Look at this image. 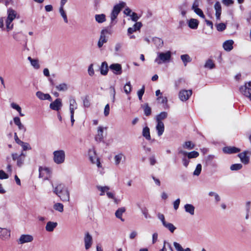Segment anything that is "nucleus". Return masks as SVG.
I'll list each match as a JSON object with an SVG mask.
<instances>
[{
	"label": "nucleus",
	"instance_id": "obj_8",
	"mask_svg": "<svg viewBox=\"0 0 251 251\" xmlns=\"http://www.w3.org/2000/svg\"><path fill=\"white\" fill-rule=\"evenodd\" d=\"M192 94V91L191 90H181L179 91L178 97L179 99L182 101L187 100Z\"/></svg>",
	"mask_w": 251,
	"mask_h": 251
},
{
	"label": "nucleus",
	"instance_id": "obj_42",
	"mask_svg": "<svg viewBox=\"0 0 251 251\" xmlns=\"http://www.w3.org/2000/svg\"><path fill=\"white\" fill-rule=\"evenodd\" d=\"M163 226L172 233H173L176 229V227L174 226L173 224L167 222Z\"/></svg>",
	"mask_w": 251,
	"mask_h": 251
},
{
	"label": "nucleus",
	"instance_id": "obj_35",
	"mask_svg": "<svg viewBox=\"0 0 251 251\" xmlns=\"http://www.w3.org/2000/svg\"><path fill=\"white\" fill-rule=\"evenodd\" d=\"M95 20L99 23H102L106 21V16L104 14L95 15Z\"/></svg>",
	"mask_w": 251,
	"mask_h": 251
},
{
	"label": "nucleus",
	"instance_id": "obj_54",
	"mask_svg": "<svg viewBox=\"0 0 251 251\" xmlns=\"http://www.w3.org/2000/svg\"><path fill=\"white\" fill-rule=\"evenodd\" d=\"M144 111L145 114L148 116L151 115V107L148 105V104H145L144 105Z\"/></svg>",
	"mask_w": 251,
	"mask_h": 251
},
{
	"label": "nucleus",
	"instance_id": "obj_51",
	"mask_svg": "<svg viewBox=\"0 0 251 251\" xmlns=\"http://www.w3.org/2000/svg\"><path fill=\"white\" fill-rule=\"evenodd\" d=\"M201 169H202L201 165V164H198L197 165L196 168L193 172V175L196 176H199L201 174Z\"/></svg>",
	"mask_w": 251,
	"mask_h": 251
},
{
	"label": "nucleus",
	"instance_id": "obj_9",
	"mask_svg": "<svg viewBox=\"0 0 251 251\" xmlns=\"http://www.w3.org/2000/svg\"><path fill=\"white\" fill-rule=\"evenodd\" d=\"M84 247L86 250L90 249L93 245V238L92 236L88 233L87 232L85 234L84 237Z\"/></svg>",
	"mask_w": 251,
	"mask_h": 251
},
{
	"label": "nucleus",
	"instance_id": "obj_4",
	"mask_svg": "<svg viewBox=\"0 0 251 251\" xmlns=\"http://www.w3.org/2000/svg\"><path fill=\"white\" fill-rule=\"evenodd\" d=\"M53 162L58 165L64 163L65 160V152L63 150H58L53 152Z\"/></svg>",
	"mask_w": 251,
	"mask_h": 251
},
{
	"label": "nucleus",
	"instance_id": "obj_30",
	"mask_svg": "<svg viewBox=\"0 0 251 251\" xmlns=\"http://www.w3.org/2000/svg\"><path fill=\"white\" fill-rule=\"evenodd\" d=\"M16 15L17 13L14 10L9 8L7 10V17L6 19L13 21L16 18Z\"/></svg>",
	"mask_w": 251,
	"mask_h": 251
},
{
	"label": "nucleus",
	"instance_id": "obj_48",
	"mask_svg": "<svg viewBox=\"0 0 251 251\" xmlns=\"http://www.w3.org/2000/svg\"><path fill=\"white\" fill-rule=\"evenodd\" d=\"M243 168V165L240 163L234 164L230 166V169L231 171H238Z\"/></svg>",
	"mask_w": 251,
	"mask_h": 251
},
{
	"label": "nucleus",
	"instance_id": "obj_55",
	"mask_svg": "<svg viewBox=\"0 0 251 251\" xmlns=\"http://www.w3.org/2000/svg\"><path fill=\"white\" fill-rule=\"evenodd\" d=\"M208 195L211 197H213L215 198V201L216 202H219L220 201V197L219 195L214 192H210L208 194Z\"/></svg>",
	"mask_w": 251,
	"mask_h": 251
},
{
	"label": "nucleus",
	"instance_id": "obj_25",
	"mask_svg": "<svg viewBox=\"0 0 251 251\" xmlns=\"http://www.w3.org/2000/svg\"><path fill=\"white\" fill-rule=\"evenodd\" d=\"M155 129L157 132V135L158 136H161L165 129V126L163 123H157L155 126Z\"/></svg>",
	"mask_w": 251,
	"mask_h": 251
},
{
	"label": "nucleus",
	"instance_id": "obj_43",
	"mask_svg": "<svg viewBox=\"0 0 251 251\" xmlns=\"http://www.w3.org/2000/svg\"><path fill=\"white\" fill-rule=\"evenodd\" d=\"M17 143L20 145L24 151L30 150L31 149L29 144L27 143L24 142L21 140H19Z\"/></svg>",
	"mask_w": 251,
	"mask_h": 251
},
{
	"label": "nucleus",
	"instance_id": "obj_63",
	"mask_svg": "<svg viewBox=\"0 0 251 251\" xmlns=\"http://www.w3.org/2000/svg\"><path fill=\"white\" fill-rule=\"evenodd\" d=\"M157 100L160 101V102L163 104H166L168 101L167 98L166 97L163 96L158 97L157 99Z\"/></svg>",
	"mask_w": 251,
	"mask_h": 251
},
{
	"label": "nucleus",
	"instance_id": "obj_7",
	"mask_svg": "<svg viewBox=\"0 0 251 251\" xmlns=\"http://www.w3.org/2000/svg\"><path fill=\"white\" fill-rule=\"evenodd\" d=\"M12 159L14 161H17V165L19 167H21L24 164L25 154L22 152L20 154L17 153L12 154Z\"/></svg>",
	"mask_w": 251,
	"mask_h": 251
},
{
	"label": "nucleus",
	"instance_id": "obj_13",
	"mask_svg": "<svg viewBox=\"0 0 251 251\" xmlns=\"http://www.w3.org/2000/svg\"><path fill=\"white\" fill-rule=\"evenodd\" d=\"M249 153V151H246L239 153L238 155L241 162L245 165H247L250 163V157L247 155Z\"/></svg>",
	"mask_w": 251,
	"mask_h": 251
},
{
	"label": "nucleus",
	"instance_id": "obj_33",
	"mask_svg": "<svg viewBox=\"0 0 251 251\" xmlns=\"http://www.w3.org/2000/svg\"><path fill=\"white\" fill-rule=\"evenodd\" d=\"M142 135L148 140L151 139L150 128L148 126H146L143 129Z\"/></svg>",
	"mask_w": 251,
	"mask_h": 251
},
{
	"label": "nucleus",
	"instance_id": "obj_22",
	"mask_svg": "<svg viewBox=\"0 0 251 251\" xmlns=\"http://www.w3.org/2000/svg\"><path fill=\"white\" fill-rule=\"evenodd\" d=\"M15 124L18 126L19 130H22L24 132L26 131V128L24 125L21 122V120L19 117H15L13 119Z\"/></svg>",
	"mask_w": 251,
	"mask_h": 251
},
{
	"label": "nucleus",
	"instance_id": "obj_38",
	"mask_svg": "<svg viewBox=\"0 0 251 251\" xmlns=\"http://www.w3.org/2000/svg\"><path fill=\"white\" fill-rule=\"evenodd\" d=\"M100 73L102 75H106L108 72V65L107 63L104 62L102 63L100 67Z\"/></svg>",
	"mask_w": 251,
	"mask_h": 251
},
{
	"label": "nucleus",
	"instance_id": "obj_36",
	"mask_svg": "<svg viewBox=\"0 0 251 251\" xmlns=\"http://www.w3.org/2000/svg\"><path fill=\"white\" fill-rule=\"evenodd\" d=\"M53 207L55 210L58 211L60 213L63 212L64 211V205L62 203L60 202L55 203L53 205Z\"/></svg>",
	"mask_w": 251,
	"mask_h": 251
},
{
	"label": "nucleus",
	"instance_id": "obj_41",
	"mask_svg": "<svg viewBox=\"0 0 251 251\" xmlns=\"http://www.w3.org/2000/svg\"><path fill=\"white\" fill-rule=\"evenodd\" d=\"M96 165L98 168V172L101 175H103L104 173V168L102 167V164L100 162V160L99 158L97 159V161L96 162Z\"/></svg>",
	"mask_w": 251,
	"mask_h": 251
},
{
	"label": "nucleus",
	"instance_id": "obj_37",
	"mask_svg": "<svg viewBox=\"0 0 251 251\" xmlns=\"http://www.w3.org/2000/svg\"><path fill=\"white\" fill-rule=\"evenodd\" d=\"M27 59L30 61L31 65L36 69H38L40 68V65L39 64L38 60L37 59H33L31 57L29 56Z\"/></svg>",
	"mask_w": 251,
	"mask_h": 251
},
{
	"label": "nucleus",
	"instance_id": "obj_47",
	"mask_svg": "<svg viewBox=\"0 0 251 251\" xmlns=\"http://www.w3.org/2000/svg\"><path fill=\"white\" fill-rule=\"evenodd\" d=\"M70 106L69 109L70 110H75L77 108V103L76 102L75 100L74 99H70L69 100Z\"/></svg>",
	"mask_w": 251,
	"mask_h": 251
},
{
	"label": "nucleus",
	"instance_id": "obj_5",
	"mask_svg": "<svg viewBox=\"0 0 251 251\" xmlns=\"http://www.w3.org/2000/svg\"><path fill=\"white\" fill-rule=\"evenodd\" d=\"M251 81L246 83L244 85L240 87V92L245 97L249 98L251 101Z\"/></svg>",
	"mask_w": 251,
	"mask_h": 251
},
{
	"label": "nucleus",
	"instance_id": "obj_61",
	"mask_svg": "<svg viewBox=\"0 0 251 251\" xmlns=\"http://www.w3.org/2000/svg\"><path fill=\"white\" fill-rule=\"evenodd\" d=\"M174 246L177 251H184L181 246L177 242H174Z\"/></svg>",
	"mask_w": 251,
	"mask_h": 251
},
{
	"label": "nucleus",
	"instance_id": "obj_23",
	"mask_svg": "<svg viewBox=\"0 0 251 251\" xmlns=\"http://www.w3.org/2000/svg\"><path fill=\"white\" fill-rule=\"evenodd\" d=\"M168 117L167 112H161L155 116V119L156 123H163L162 121L166 119Z\"/></svg>",
	"mask_w": 251,
	"mask_h": 251
},
{
	"label": "nucleus",
	"instance_id": "obj_11",
	"mask_svg": "<svg viewBox=\"0 0 251 251\" xmlns=\"http://www.w3.org/2000/svg\"><path fill=\"white\" fill-rule=\"evenodd\" d=\"M106 127L100 126L97 129V134L95 136V141L98 142H101L103 141V131L106 130Z\"/></svg>",
	"mask_w": 251,
	"mask_h": 251
},
{
	"label": "nucleus",
	"instance_id": "obj_53",
	"mask_svg": "<svg viewBox=\"0 0 251 251\" xmlns=\"http://www.w3.org/2000/svg\"><path fill=\"white\" fill-rule=\"evenodd\" d=\"M199 155V153L196 151L189 152L187 158L188 159L195 158Z\"/></svg>",
	"mask_w": 251,
	"mask_h": 251
},
{
	"label": "nucleus",
	"instance_id": "obj_59",
	"mask_svg": "<svg viewBox=\"0 0 251 251\" xmlns=\"http://www.w3.org/2000/svg\"><path fill=\"white\" fill-rule=\"evenodd\" d=\"M145 92V87L143 86L140 90L138 91L137 92V95L139 98V99L140 100H142V96L144 95Z\"/></svg>",
	"mask_w": 251,
	"mask_h": 251
},
{
	"label": "nucleus",
	"instance_id": "obj_40",
	"mask_svg": "<svg viewBox=\"0 0 251 251\" xmlns=\"http://www.w3.org/2000/svg\"><path fill=\"white\" fill-rule=\"evenodd\" d=\"M181 59L182 60L184 65L186 66L188 62H191V59L189 55L183 54L180 56Z\"/></svg>",
	"mask_w": 251,
	"mask_h": 251
},
{
	"label": "nucleus",
	"instance_id": "obj_24",
	"mask_svg": "<svg viewBox=\"0 0 251 251\" xmlns=\"http://www.w3.org/2000/svg\"><path fill=\"white\" fill-rule=\"evenodd\" d=\"M123 159H125L126 156L122 152H120L115 155L114 157V163L116 166H118Z\"/></svg>",
	"mask_w": 251,
	"mask_h": 251
},
{
	"label": "nucleus",
	"instance_id": "obj_64",
	"mask_svg": "<svg viewBox=\"0 0 251 251\" xmlns=\"http://www.w3.org/2000/svg\"><path fill=\"white\" fill-rule=\"evenodd\" d=\"M157 215L158 219L161 221L162 225H163L164 224H165L166 221H165L164 215L160 213H158Z\"/></svg>",
	"mask_w": 251,
	"mask_h": 251
},
{
	"label": "nucleus",
	"instance_id": "obj_31",
	"mask_svg": "<svg viewBox=\"0 0 251 251\" xmlns=\"http://www.w3.org/2000/svg\"><path fill=\"white\" fill-rule=\"evenodd\" d=\"M152 41L157 49L161 48L163 46V41L159 38L154 37L152 38Z\"/></svg>",
	"mask_w": 251,
	"mask_h": 251
},
{
	"label": "nucleus",
	"instance_id": "obj_28",
	"mask_svg": "<svg viewBox=\"0 0 251 251\" xmlns=\"http://www.w3.org/2000/svg\"><path fill=\"white\" fill-rule=\"evenodd\" d=\"M189 27L191 29H197L199 25V21L195 19H191L188 22Z\"/></svg>",
	"mask_w": 251,
	"mask_h": 251
},
{
	"label": "nucleus",
	"instance_id": "obj_16",
	"mask_svg": "<svg viewBox=\"0 0 251 251\" xmlns=\"http://www.w3.org/2000/svg\"><path fill=\"white\" fill-rule=\"evenodd\" d=\"M240 149L232 146L225 147L223 149V151L227 154H232L237 153L240 151Z\"/></svg>",
	"mask_w": 251,
	"mask_h": 251
},
{
	"label": "nucleus",
	"instance_id": "obj_19",
	"mask_svg": "<svg viewBox=\"0 0 251 251\" xmlns=\"http://www.w3.org/2000/svg\"><path fill=\"white\" fill-rule=\"evenodd\" d=\"M214 9L215 10V16L217 20H220V17L222 13V7L219 1L216 2L214 4Z\"/></svg>",
	"mask_w": 251,
	"mask_h": 251
},
{
	"label": "nucleus",
	"instance_id": "obj_26",
	"mask_svg": "<svg viewBox=\"0 0 251 251\" xmlns=\"http://www.w3.org/2000/svg\"><path fill=\"white\" fill-rule=\"evenodd\" d=\"M126 211V208L124 207H120L118 208L115 212V216L116 218L120 219L122 222H124L125 220L122 218V215Z\"/></svg>",
	"mask_w": 251,
	"mask_h": 251
},
{
	"label": "nucleus",
	"instance_id": "obj_3",
	"mask_svg": "<svg viewBox=\"0 0 251 251\" xmlns=\"http://www.w3.org/2000/svg\"><path fill=\"white\" fill-rule=\"evenodd\" d=\"M126 5L125 2L121 1L118 4H116L113 7V10L110 14V19L111 24H115L116 23V19L121 11Z\"/></svg>",
	"mask_w": 251,
	"mask_h": 251
},
{
	"label": "nucleus",
	"instance_id": "obj_18",
	"mask_svg": "<svg viewBox=\"0 0 251 251\" xmlns=\"http://www.w3.org/2000/svg\"><path fill=\"white\" fill-rule=\"evenodd\" d=\"M142 26V24L140 22H136L133 27H129L127 29L128 35H130L134 32L139 30Z\"/></svg>",
	"mask_w": 251,
	"mask_h": 251
},
{
	"label": "nucleus",
	"instance_id": "obj_46",
	"mask_svg": "<svg viewBox=\"0 0 251 251\" xmlns=\"http://www.w3.org/2000/svg\"><path fill=\"white\" fill-rule=\"evenodd\" d=\"M97 188L99 191H100V196L104 195L105 192L107 193V192L109 190V187L108 186H97Z\"/></svg>",
	"mask_w": 251,
	"mask_h": 251
},
{
	"label": "nucleus",
	"instance_id": "obj_56",
	"mask_svg": "<svg viewBox=\"0 0 251 251\" xmlns=\"http://www.w3.org/2000/svg\"><path fill=\"white\" fill-rule=\"evenodd\" d=\"M216 26L217 30L219 31H223L225 29V28L226 27V25L224 23H220V24H217V25H216Z\"/></svg>",
	"mask_w": 251,
	"mask_h": 251
},
{
	"label": "nucleus",
	"instance_id": "obj_49",
	"mask_svg": "<svg viewBox=\"0 0 251 251\" xmlns=\"http://www.w3.org/2000/svg\"><path fill=\"white\" fill-rule=\"evenodd\" d=\"M124 92L126 94H129L131 91L132 86L130 82H127L124 87Z\"/></svg>",
	"mask_w": 251,
	"mask_h": 251
},
{
	"label": "nucleus",
	"instance_id": "obj_52",
	"mask_svg": "<svg viewBox=\"0 0 251 251\" xmlns=\"http://www.w3.org/2000/svg\"><path fill=\"white\" fill-rule=\"evenodd\" d=\"M59 12H60L61 16L63 18L65 23H68V20L67 19V15L66 14V12L64 10V8H62V7H60Z\"/></svg>",
	"mask_w": 251,
	"mask_h": 251
},
{
	"label": "nucleus",
	"instance_id": "obj_15",
	"mask_svg": "<svg viewBox=\"0 0 251 251\" xmlns=\"http://www.w3.org/2000/svg\"><path fill=\"white\" fill-rule=\"evenodd\" d=\"M107 33V30L106 29L102 30L101 31L100 38L98 43V46L99 48H101L103 44L107 42V39L106 37V34Z\"/></svg>",
	"mask_w": 251,
	"mask_h": 251
},
{
	"label": "nucleus",
	"instance_id": "obj_50",
	"mask_svg": "<svg viewBox=\"0 0 251 251\" xmlns=\"http://www.w3.org/2000/svg\"><path fill=\"white\" fill-rule=\"evenodd\" d=\"M12 22L13 21L6 19L5 21V25L7 31H9L13 29V24H12Z\"/></svg>",
	"mask_w": 251,
	"mask_h": 251
},
{
	"label": "nucleus",
	"instance_id": "obj_17",
	"mask_svg": "<svg viewBox=\"0 0 251 251\" xmlns=\"http://www.w3.org/2000/svg\"><path fill=\"white\" fill-rule=\"evenodd\" d=\"M10 236V230L5 228L0 227V238L2 240L8 239Z\"/></svg>",
	"mask_w": 251,
	"mask_h": 251
},
{
	"label": "nucleus",
	"instance_id": "obj_62",
	"mask_svg": "<svg viewBox=\"0 0 251 251\" xmlns=\"http://www.w3.org/2000/svg\"><path fill=\"white\" fill-rule=\"evenodd\" d=\"M9 177L7 174L5 173L3 170H0V179H7Z\"/></svg>",
	"mask_w": 251,
	"mask_h": 251
},
{
	"label": "nucleus",
	"instance_id": "obj_39",
	"mask_svg": "<svg viewBox=\"0 0 251 251\" xmlns=\"http://www.w3.org/2000/svg\"><path fill=\"white\" fill-rule=\"evenodd\" d=\"M204 67L209 69H212L215 67V65L212 59H208L205 62Z\"/></svg>",
	"mask_w": 251,
	"mask_h": 251
},
{
	"label": "nucleus",
	"instance_id": "obj_12",
	"mask_svg": "<svg viewBox=\"0 0 251 251\" xmlns=\"http://www.w3.org/2000/svg\"><path fill=\"white\" fill-rule=\"evenodd\" d=\"M62 106V100L60 99H57L50 104V108L55 111H59Z\"/></svg>",
	"mask_w": 251,
	"mask_h": 251
},
{
	"label": "nucleus",
	"instance_id": "obj_20",
	"mask_svg": "<svg viewBox=\"0 0 251 251\" xmlns=\"http://www.w3.org/2000/svg\"><path fill=\"white\" fill-rule=\"evenodd\" d=\"M36 96L37 97L41 100H49L50 101L52 100L51 97L49 94H44L41 91H37L36 93Z\"/></svg>",
	"mask_w": 251,
	"mask_h": 251
},
{
	"label": "nucleus",
	"instance_id": "obj_10",
	"mask_svg": "<svg viewBox=\"0 0 251 251\" xmlns=\"http://www.w3.org/2000/svg\"><path fill=\"white\" fill-rule=\"evenodd\" d=\"M33 240V237L29 234H22L17 240L18 244H24L31 242Z\"/></svg>",
	"mask_w": 251,
	"mask_h": 251
},
{
	"label": "nucleus",
	"instance_id": "obj_1",
	"mask_svg": "<svg viewBox=\"0 0 251 251\" xmlns=\"http://www.w3.org/2000/svg\"><path fill=\"white\" fill-rule=\"evenodd\" d=\"M53 192L55 193L63 201H69L70 193L67 187L62 183H60L54 188Z\"/></svg>",
	"mask_w": 251,
	"mask_h": 251
},
{
	"label": "nucleus",
	"instance_id": "obj_6",
	"mask_svg": "<svg viewBox=\"0 0 251 251\" xmlns=\"http://www.w3.org/2000/svg\"><path fill=\"white\" fill-rule=\"evenodd\" d=\"M39 177L43 180L48 179L51 176V170L46 167H40L39 168Z\"/></svg>",
	"mask_w": 251,
	"mask_h": 251
},
{
	"label": "nucleus",
	"instance_id": "obj_60",
	"mask_svg": "<svg viewBox=\"0 0 251 251\" xmlns=\"http://www.w3.org/2000/svg\"><path fill=\"white\" fill-rule=\"evenodd\" d=\"M88 73L90 76H93L94 75V70L93 68V64H91L89 66L88 69Z\"/></svg>",
	"mask_w": 251,
	"mask_h": 251
},
{
	"label": "nucleus",
	"instance_id": "obj_44",
	"mask_svg": "<svg viewBox=\"0 0 251 251\" xmlns=\"http://www.w3.org/2000/svg\"><path fill=\"white\" fill-rule=\"evenodd\" d=\"M10 105L13 109H15L19 112L21 116H24V114L22 113L21 107L18 104H16V103L12 102L10 104Z\"/></svg>",
	"mask_w": 251,
	"mask_h": 251
},
{
	"label": "nucleus",
	"instance_id": "obj_27",
	"mask_svg": "<svg viewBox=\"0 0 251 251\" xmlns=\"http://www.w3.org/2000/svg\"><path fill=\"white\" fill-rule=\"evenodd\" d=\"M186 212L190 214L191 215H194L195 213V208L191 204H186L184 206Z\"/></svg>",
	"mask_w": 251,
	"mask_h": 251
},
{
	"label": "nucleus",
	"instance_id": "obj_2",
	"mask_svg": "<svg viewBox=\"0 0 251 251\" xmlns=\"http://www.w3.org/2000/svg\"><path fill=\"white\" fill-rule=\"evenodd\" d=\"M171 58L172 52L170 50L165 52H158L154 62L158 65L167 63L170 62Z\"/></svg>",
	"mask_w": 251,
	"mask_h": 251
},
{
	"label": "nucleus",
	"instance_id": "obj_29",
	"mask_svg": "<svg viewBox=\"0 0 251 251\" xmlns=\"http://www.w3.org/2000/svg\"><path fill=\"white\" fill-rule=\"evenodd\" d=\"M57 223L56 222H48L46 226V230L49 232H52L56 227Z\"/></svg>",
	"mask_w": 251,
	"mask_h": 251
},
{
	"label": "nucleus",
	"instance_id": "obj_21",
	"mask_svg": "<svg viewBox=\"0 0 251 251\" xmlns=\"http://www.w3.org/2000/svg\"><path fill=\"white\" fill-rule=\"evenodd\" d=\"M234 42L232 40H228L224 42L223 47L226 51H229L233 49Z\"/></svg>",
	"mask_w": 251,
	"mask_h": 251
},
{
	"label": "nucleus",
	"instance_id": "obj_34",
	"mask_svg": "<svg viewBox=\"0 0 251 251\" xmlns=\"http://www.w3.org/2000/svg\"><path fill=\"white\" fill-rule=\"evenodd\" d=\"M94 155V148L92 147L91 148L89 149V150L88 151L87 155V156L88 159L90 160V161L92 164H93L94 163V159H93Z\"/></svg>",
	"mask_w": 251,
	"mask_h": 251
},
{
	"label": "nucleus",
	"instance_id": "obj_57",
	"mask_svg": "<svg viewBox=\"0 0 251 251\" xmlns=\"http://www.w3.org/2000/svg\"><path fill=\"white\" fill-rule=\"evenodd\" d=\"M110 95L112 97V101L114 102L115 100L116 91L113 86H111L109 88Z\"/></svg>",
	"mask_w": 251,
	"mask_h": 251
},
{
	"label": "nucleus",
	"instance_id": "obj_58",
	"mask_svg": "<svg viewBox=\"0 0 251 251\" xmlns=\"http://www.w3.org/2000/svg\"><path fill=\"white\" fill-rule=\"evenodd\" d=\"M193 10L200 17H201L202 19H205V16L203 14L202 11L201 9L198 8H196V9H194Z\"/></svg>",
	"mask_w": 251,
	"mask_h": 251
},
{
	"label": "nucleus",
	"instance_id": "obj_14",
	"mask_svg": "<svg viewBox=\"0 0 251 251\" xmlns=\"http://www.w3.org/2000/svg\"><path fill=\"white\" fill-rule=\"evenodd\" d=\"M109 69L112 70L115 75H121L122 73V66L118 63H115L110 65Z\"/></svg>",
	"mask_w": 251,
	"mask_h": 251
},
{
	"label": "nucleus",
	"instance_id": "obj_32",
	"mask_svg": "<svg viewBox=\"0 0 251 251\" xmlns=\"http://www.w3.org/2000/svg\"><path fill=\"white\" fill-rule=\"evenodd\" d=\"M55 88L58 91L65 92L68 90L69 86L67 83H62L57 85Z\"/></svg>",
	"mask_w": 251,
	"mask_h": 251
},
{
	"label": "nucleus",
	"instance_id": "obj_45",
	"mask_svg": "<svg viewBox=\"0 0 251 251\" xmlns=\"http://www.w3.org/2000/svg\"><path fill=\"white\" fill-rule=\"evenodd\" d=\"M183 148L190 150L195 148V145L191 141H186L183 144Z\"/></svg>",
	"mask_w": 251,
	"mask_h": 251
}]
</instances>
